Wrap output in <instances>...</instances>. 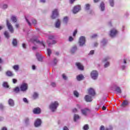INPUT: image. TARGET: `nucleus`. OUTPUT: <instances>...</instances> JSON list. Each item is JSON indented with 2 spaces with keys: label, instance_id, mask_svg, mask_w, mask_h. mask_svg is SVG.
Segmentation results:
<instances>
[{
  "label": "nucleus",
  "instance_id": "1",
  "mask_svg": "<svg viewBox=\"0 0 130 130\" xmlns=\"http://www.w3.org/2000/svg\"><path fill=\"white\" fill-rule=\"evenodd\" d=\"M58 105H59L58 102L56 101V102L51 104V105L49 106L50 109H51V110H52V111L53 112H54V111H55V110H56V108H57Z\"/></svg>",
  "mask_w": 130,
  "mask_h": 130
},
{
  "label": "nucleus",
  "instance_id": "2",
  "mask_svg": "<svg viewBox=\"0 0 130 130\" xmlns=\"http://www.w3.org/2000/svg\"><path fill=\"white\" fill-rule=\"evenodd\" d=\"M90 76L93 80H96L98 77V72L96 71L93 70L90 73Z\"/></svg>",
  "mask_w": 130,
  "mask_h": 130
},
{
  "label": "nucleus",
  "instance_id": "3",
  "mask_svg": "<svg viewBox=\"0 0 130 130\" xmlns=\"http://www.w3.org/2000/svg\"><path fill=\"white\" fill-rule=\"evenodd\" d=\"M6 23H7L8 28L9 29V31L11 33H14V28H13V26H12V24H11V23L9 22V20L7 19Z\"/></svg>",
  "mask_w": 130,
  "mask_h": 130
},
{
  "label": "nucleus",
  "instance_id": "4",
  "mask_svg": "<svg viewBox=\"0 0 130 130\" xmlns=\"http://www.w3.org/2000/svg\"><path fill=\"white\" fill-rule=\"evenodd\" d=\"M117 32L118 31L116 29L113 28L110 30V36H111V37H115Z\"/></svg>",
  "mask_w": 130,
  "mask_h": 130
},
{
  "label": "nucleus",
  "instance_id": "5",
  "mask_svg": "<svg viewBox=\"0 0 130 130\" xmlns=\"http://www.w3.org/2000/svg\"><path fill=\"white\" fill-rule=\"evenodd\" d=\"M85 42H86V39L85 38V37H83V36L80 37L79 41V45H80V46H83V45L85 44Z\"/></svg>",
  "mask_w": 130,
  "mask_h": 130
},
{
  "label": "nucleus",
  "instance_id": "6",
  "mask_svg": "<svg viewBox=\"0 0 130 130\" xmlns=\"http://www.w3.org/2000/svg\"><path fill=\"white\" fill-rule=\"evenodd\" d=\"M81 10V6L80 5H77L76 6H74L73 9V14H77L79 11Z\"/></svg>",
  "mask_w": 130,
  "mask_h": 130
},
{
  "label": "nucleus",
  "instance_id": "7",
  "mask_svg": "<svg viewBox=\"0 0 130 130\" xmlns=\"http://www.w3.org/2000/svg\"><path fill=\"white\" fill-rule=\"evenodd\" d=\"M28 89V84L27 83H22L20 86V90L22 91H26Z\"/></svg>",
  "mask_w": 130,
  "mask_h": 130
},
{
  "label": "nucleus",
  "instance_id": "8",
  "mask_svg": "<svg viewBox=\"0 0 130 130\" xmlns=\"http://www.w3.org/2000/svg\"><path fill=\"white\" fill-rule=\"evenodd\" d=\"M56 17H58V11L57 9H55L52 12L51 18L52 19H55Z\"/></svg>",
  "mask_w": 130,
  "mask_h": 130
},
{
  "label": "nucleus",
  "instance_id": "9",
  "mask_svg": "<svg viewBox=\"0 0 130 130\" xmlns=\"http://www.w3.org/2000/svg\"><path fill=\"white\" fill-rule=\"evenodd\" d=\"M33 113H34V114H40V113H41V109L39 107L34 108L33 110Z\"/></svg>",
  "mask_w": 130,
  "mask_h": 130
},
{
  "label": "nucleus",
  "instance_id": "10",
  "mask_svg": "<svg viewBox=\"0 0 130 130\" xmlns=\"http://www.w3.org/2000/svg\"><path fill=\"white\" fill-rule=\"evenodd\" d=\"M34 124L36 127H38V126H40V125H41V119H37L35 121Z\"/></svg>",
  "mask_w": 130,
  "mask_h": 130
},
{
  "label": "nucleus",
  "instance_id": "11",
  "mask_svg": "<svg viewBox=\"0 0 130 130\" xmlns=\"http://www.w3.org/2000/svg\"><path fill=\"white\" fill-rule=\"evenodd\" d=\"M88 94L91 95V96H95L96 93L94 89L90 88L88 89Z\"/></svg>",
  "mask_w": 130,
  "mask_h": 130
},
{
  "label": "nucleus",
  "instance_id": "12",
  "mask_svg": "<svg viewBox=\"0 0 130 130\" xmlns=\"http://www.w3.org/2000/svg\"><path fill=\"white\" fill-rule=\"evenodd\" d=\"M76 66L77 67L78 69L80 71H84V66L80 63V62H76Z\"/></svg>",
  "mask_w": 130,
  "mask_h": 130
},
{
  "label": "nucleus",
  "instance_id": "13",
  "mask_svg": "<svg viewBox=\"0 0 130 130\" xmlns=\"http://www.w3.org/2000/svg\"><path fill=\"white\" fill-rule=\"evenodd\" d=\"M84 99L86 102H92V97L89 96V95H86L84 97Z\"/></svg>",
  "mask_w": 130,
  "mask_h": 130
},
{
  "label": "nucleus",
  "instance_id": "14",
  "mask_svg": "<svg viewBox=\"0 0 130 130\" xmlns=\"http://www.w3.org/2000/svg\"><path fill=\"white\" fill-rule=\"evenodd\" d=\"M87 111H90V110H89V109L87 108L81 110V112H82L83 115H87Z\"/></svg>",
  "mask_w": 130,
  "mask_h": 130
},
{
  "label": "nucleus",
  "instance_id": "15",
  "mask_svg": "<svg viewBox=\"0 0 130 130\" xmlns=\"http://www.w3.org/2000/svg\"><path fill=\"white\" fill-rule=\"evenodd\" d=\"M128 104H129V102H128V101L125 100L122 103V104L121 105V107H125V106H127Z\"/></svg>",
  "mask_w": 130,
  "mask_h": 130
},
{
  "label": "nucleus",
  "instance_id": "16",
  "mask_svg": "<svg viewBox=\"0 0 130 130\" xmlns=\"http://www.w3.org/2000/svg\"><path fill=\"white\" fill-rule=\"evenodd\" d=\"M6 75H7L8 77H13V76H14L13 72L10 71H7L6 73Z\"/></svg>",
  "mask_w": 130,
  "mask_h": 130
},
{
  "label": "nucleus",
  "instance_id": "17",
  "mask_svg": "<svg viewBox=\"0 0 130 130\" xmlns=\"http://www.w3.org/2000/svg\"><path fill=\"white\" fill-rule=\"evenodd\" d=\"M56 28H59L60 27V20L57 19L55 23Z\"/></svg>",
  "mask_w": 130,
  "mask_h": 130
},
{
  "label": "nucleus",
  "instance_id": "18",
  "mask_svg": "<svg viewBox=\"0 0 130 130\" xmlns=\"http://www.w3.org/2000/svg\"><path fill=\"white\" fill-rule=\"evenodd\" d=\"M8 103L10 106H14L15 105V103L12 99H9Z\"/></svg>",
  "mask_w": 130,
  "mask_h": 130
},
{
  "label": "nucleus",
  "instance_id": "19",
  "mask_svg": "<svg viewBox=\"0 0 130 130\" xmlns=\"http://www.w3.org/2000/svg\"><path fill=\"white\" fill-rule=\"evenodd\" d=\"M77 79L78 81H82V80H84V76L79 75L77 77Z\"/></svg>",
  "mask_w": 130,
  "mask_h": 130
},
{
  "label": "nucleus",
  "instance_id": "20",
  "mask_svg": "<svg viewBox=\"0 0 130 130\" xmlns=\"http://www.w3.org/2000/svg\"><path fill=\"white\" fill-rule=\"evenodd\" d=\"M37 55V57L38 60H39V61H42V57L41 56V55L40 54H39V53H37L36 54Z\"/></svg>",
  "mask_w": 130,
  "mask_h": 130
},
{
  "label": "nucleus",
  "instance_id": "21",
  "mask_svg": "<svg viewBox=\"0 0 130 130\" xmlns=\"http://www.w3.org/2000/svg\"><path fill=\"white\" fill-rule=\"evenodd\" d=\"M12 44L13 46H15V47L17 46V45H18V42L17 41V39H14L13 40Z\"/></svg>",
  "mask_w": 130,
  "mask_h": 130
},
{
  "label": "nucleus",
  "instance_id": "22",
  "mask_svg": "<svg viewBox=\"0 0 130 130\" xmlns=\"http://www.w3.org/2000/svg\"><path fill=\"white\" fill-rule=\"evenodd\" d=\"M115 91L116 92H117L118 94H121V89H120V87H116L115 89Z\"/></svg>",
  "mask_w": 130,
  "mask_h": 130
},
{
  "label": "nucleus",
  "instance_id": "23",
  "mask_svg": "<svg viewBox=\"0 0 130 130\" xmlns=\"http://www.w3.org/2000/svg\"><path fill=\"white\" fill-rule=\"evenodd\" d=\"M101 11H104V10H105V4L103 2H102V3L101 4Z\"/></svg>",
  "mask_w": 130,
  "mask_h": 130
},
{
  "label": "nucleus",
  "instance_id": "24",
  "mask_svg": "<svg viewBox=\"0 0 130 130\" xmlns=\"http://www.w3.org/2000/svg\"><path fill=\"white\" fill-rule=\"evenodd\" d=\"M77 49V46H74L71 50V53H75V52L76 51Z\"/></svg>",
  "mask_w": 130,
  "mask_h": 130
},
{
  "label": "nucleus",
  "instance_id": "25",
  "mask_svg": "<svg viewBox=\"0 0 130 130\" xmlns=\"http://www.w3.org/2000/svg\"><path fill=\"white\" fill-rule=\"evenodd\" d=\"M32 98L33 99H37V98H38V93L37 92H34Z\"/></svg>",
  "mask_w": 130,
  "mask_h": 130
},
{
  "label": "nucleus",
  "instance_id": "26",
  "mask_svg": "<svg viewBox=\"0 0 130 130\" xmlns=\"http://www.w3.org/2000/svg\"><path fill=\"white\" fill-rule=\"evenodd\" d=\"M13 69L15 70L16 72L19 71V65H15L13 67Z\"/></svg>",
  "mask_w": 130,
  "mask_h": 130
},
{
  "label": "nucleus",
  "instance_id": "27",
  "mask_svg": "<svg viewBox=\"0 0 130 130\" xmlns=\"http://www.w3.org/2000/svg\"><path fill=\"white\" fill-rule=\"evenodd\" d=\"M74 118V121H77V119H79L80 118V116H79V115L75 114Z\"/></svg>",
  "mask_w": 130,
  "mask_h": 130
},
{
  "label": "nucleus",
  "instance_id": "28",
  "mask_svg": "<svg viewBox=\"0 0 130 130\" xmlns=\"http://www.w3.org/2000/svg\"><path fill=\"white\" fill-rule=\"evenodd\" d=\"M68 21H69V18H68V17H67V16L64 17L63 21L64 23H65V24L68 23Z\"/></svg>",
  "mask_w": 130,
  "mask_h": 130
},
{
  "label": "nucleus",
  "instance_id": "29",
  "mask_svg": "<svg viewBox=\"0 0 130 130\" xmlns=\"http://www.w3.org/2000/svg\"><path fill=\"white\" fill-rule=\"evenodd\" d=\"M3 87L5 88H9V84H8L7 82H4L3 84Z\"/></svg>",
  "mask_w": 130,
  "mask_h": 130
},
{
  "label": "nucleus",
  "instance_id": "30",
  "mask_svg": "<svg viewBox=\"0 0 130 130\" xmlns=\"http://www.w3.org/2000/svg\"><path fill=\"white\" fill-rule=\"evenodd\" d=\"M4 35L6 38H9L10 37V35H9V32L6 31L4 32Z\"/></svg>",
  "mask_w": 130,
  "mask_h": 130
},
{
  "label": "nucleus",
  "instance_id": "31",
  "mask_svg": "<svg viewBox=\"0 0 130 130\" xmlns=\"http://www.w3.org/2000/svg\"><path fill=\"white\" fill-rule=\"evenodd\" d=\"M83 129L84 130L89 129V125H88V124L84 125V126H83Z\"/></svg>",
  "mask_w": 130,
  "mask_h": 130
},
{
  "label": "nucleus",
  "instance_id": "32",
  "mask_svg": "<svg viewBox=\"0 0 130 130\" xmlns=\"http://www.w3.org/2000/svg\"><path fill=\"white\" fill-rule=\"evenodd\" d=\"M11 20L14 22V23H16L17 22V18H16L15 16H12L11 17Z\"/></svg>",
  "mask_w": 130,
  "mask_h": 130
},
{
  "label": "nucleus",
  "instance_id": "33",
  "mask_svg": "<svg viewBox=\"0 0 130 130\" xmlns=\"http://www.w3.org/2000/svg\"><path fill=\"white\" fill-rule=\"evenodd\" d=\"M85 9L87 11L90 10V4H86V5H85Z\"/></svg>",
  "mask_w": 130,
  "mask_h": 130
},
{
  "label": "nucleus",
  "instance_id": "34",
  "mask_svg": "<svg viewBox=\"0 0 130 130\" xmlns=\"http://www.w3.org/2000/svg\"><path fill=\"white\" fill-rule=\"evenodd\" d=\"M74 95L76 96L77 98H78L79 97V92L75 90L74 91Z\"/></svg>",
  "mask_w": 130,
  "mask_h": 130
},
{
  "label": "nucleus",
  "instance_id": "35",
  "mask_svg": "<svg viewBox=\"0 0 130 130\" xmlns=\"http://www.w3.org/2000/svg\"><path fill=\"white\" fill-rule=\"evenodd\" d=\"M31 22L32 23L34 24V25H36V24H37V20L35 19H32Z\"/></svg>",
  "mask_w": 130,
  "mask_h": 130
},
{
  "label": "nucleus",
  "instance_id": "36",
  "mask_svg": "<svg viewBox=\"0 0 130 130\" xmlns=\"http://www.w3.org/2000/svg\"><path fill=\"white\" fill-rule=\"evenodd\" d=\"M110 4L111 7H113V6H114V2L113 0H110Z\"/></svg>",
  "mask_w": 130,
  "mask_h": 130
},
{
  "label": "nucleus",
  "instance_id": "37",
  "mask_svg": "<svg viewBox=\"0 0 130 130\" xmlns=\"http://www.w3.org/2000/svg\"><path fill=\"white\" fill-rule=\"evenodd\" d=\"M47 53L48 55L50 56V54H51V50H50V49H47Z\"/></svg>",
  "mask_w": 130,
  "mask_h": 130
},
{
  "label": "nucleus",
  "instance_id": "38",
  "mask_svg": "<svg viewBox=\"0 0 130 130\" xmlns=\"http://www.w3.org/2000/svg\"><path fill=\"white\" fill-rule=\"evenodd\" d=\"M23 102L25 103H26L27 104H28V103H29V102H28V100H27V99L26 98H24L23 99Z\"/></svg>",
  "mask_w": 130,
  "mask_h": 130
},
{
  "label": "nucleus",
  "instance_id": "39",
  "mask_svg": "<svg viewBox=\"0 0 130 130\" xmlns=\"http://www.w3.org/2000/svg\"><path fill=\"white\" fill-rule=\"evenodd\" d=\"M20 91V88H19V87H17L14 89V91L16 92L17 93H18V92H19Z\"/></svg>",
  "mask_w": 130,
  "mask_h": 130
},
{
  "label": "nucleus",
  "instance_id": "40",
  "mask_svg": "<svg viewBox=\"0 0 130 130\" xmlns=\"http://www.w3.org/2000/svg\"><path fill=\"white\" fill-rule=\"evenodd\" d=\"M77 33H78V29H76L75 30V31L73 32V36L75 37L76 35H77Z\"/></svg>",
  "mask_w": 130,
  "mask_h": 130
},
{
  "label": "nucleus",
  "instance_id": "41",
  "mask_svg": "<svg viewBox=\"0 0 130 130\" xmlns=\"http://www.w3.org/2000/svg\"><path fill=\"white\" fill-rule=\"evenodd\" d=\"M25 20H26L27 23L28 24V25L31 26V22H30V21H29L28 19H27V18H25Z\"/></svg>",
  "mask_w": 130,
  "mask_h": 130
},
{
  "label": "nucleus",
  "instance_id": "42",
  "mask_svg": "<svg viewBox=\"0 0 130 130\" xmlns=\"http://www.w3.org/2000/svg\"><path fill=\"white\" fill-rule=\"evenodd\" d=\"M62 76L64 80H67L68 77H67V76H66V75L62 74Z\"/></svg>",
  "mask_w": 130,
  "mask_h": 130
},
{
  "label": "nucleus",
  "instance_id": "43",
  "mask_svg": "<svg viewBox=\"0 0 130 130\" xmlns=\"http://www.w3.org/2000/svg\"><path fill=\"white\" fill-rule=\"evenodd\" d=\"M72 111L74 112V113H76V112H78V109L74 108L73 109Z\"/></svg>",
  "mask_w": 130,
  "mask_h": 130
},
{
  "label": "nucleus",
  "instance_id": "44",
  "mask_svg": "<svg viewBox=\"0 0 130 130\" xmlns=\"http://www.w3.org/2000/svg\"><path fill=\"white\" fill-rule=\"evenodd\" d=\"M108 59H109V58H108V57L105 58V59H103V62H105L107 61V60H108Z\"/></svg>",
  "mask_w": 130,
  "mask_h": 130
},
{
  "label": "nucleus",
  "instance_id": "45",
  "mask_svg": "<svg viewBox=\"0 0 130 130\" xmlns=\"http://www.w3.org/2000/svg\"><path fill=\"white\" fill-rule=\"evenodd\" d=\"M54 39V36H49V39H50V40Z\"/></svg>",
  "mask_w": 130,
  "mask_h": 130
},
{
  "label": "nucleus",
  "instance_id": "46",
  "mask_svg": "<svg viewBox=\"0 0 130 130\" xmlns=\"http://www.w3.org/2000/svg\"><path fill=\"white\" fill-rule=\"evenodd\" d=\"M105 68H107V67H109V62H107L105 64L104 66Z\"/></svg>",
  "mask_w": 130,
  "mask_h": 130
},
{
  "label": "nucleus",
  "instance_id": "47",
  "mask_svg": "<svg viewBox=\"0 0 130 130\" xmlns=\"http://www.w3.org/2000/svg\"><path fill=\"white\" fill-rule=\"evenodd\" d=\"M3 9H7L8 8V5L4 4L3 6Z\"/></svg>",
  "mask_w": 130,
  "mask_h": 130
},
{
  "label": "nucleus",
  "instance_id": "48",
  "mask_svg": "<svg viewBox=\"0 0 130 130\" xmlns=\"http://www.w3.org/2000/svg\"><path fill=\"white\" fill-rule=\"evenodd\" d=\"M12 81H13V84H16V83H17V80L16 79H13Z\"/></svg>",
  "mask_w": 130,
  "mask_h": 130
},
{
  "label": "nucleus",
  "instance_id": "49",
  "mask_svg": "<svg viewBox=\"0 0 130 130\" xmlns=\"http://www.w3.org/2000/svg\"><path fill=\"white\" fill-rule=\"evenodd\" d=\"M97 36H98L97 34H94V35H93L91 37V38H96V37H97Z\"/></svg>",
  "mask_w": 130,
  "mask_h": 130
},
{
  "label": "nucleus",
  "instance_id": "50",
  "mask_svg": "<svg viewBox=\"0 0 130 130\" xmlns=\"http://www.w3.org/2000/svg\"><path fill=\"white\" fill-rule=\"evenodd\" d=\"M69 41L72 42V41H73V40H74V38H73V37H69Z\"/></svg>",
  "mask_w": 130,
  "mask_h": 130
},
{
  "label": "nucleus",
  "instance_id": "51",
  "mask_svg": "<svg viewBox=\"0 0 130 130\" xmlns=\"http://www.w3.org/2000/svg\"><path fill=\"white\" fill-rule=\"evenodd\" d=\"M34 41H35V42H37V43H40V41H39L37 39L34 40Z\"/></svg>",
  "mask_w": 130,
  "mask_h": 130
},
{
  "label": "nucleus",
  "instance_id": "52",
  "mask_svg": "<svg viewBox=\"0 0 130 130\" xmlns=\"http://www.w3.org/2000/svg\"><path fill=\"white\" fill-rule=\"evenodd\" d=\"M54 64H56V63H57V60L56 59V58L54 59Z\"/></svg>",
  "mask_w": 130,
  "mask_h": 130
},
{
  "label": "nucleus",
  "instance_id": "53",
  "mask_svg": "<svg viewBox=\"0 0 130 130\" xmlns=\"http://www.w3.org/2000/svg\"><path fill=\"white\" fill-rule=\"evenodd\" d=\"M51 86H52V87H55V86H56L55 83H54V82H52V83L51 84Z\"/></svg>",
  "mask_w": 130,
  "mask_h": 130
},
{
  "label": "nucleus",
  "instance_id": "54",
  "mask_svg": "<svg viewBox=\"0 0 130 130\" xmlns=\"http://www.w3.org/2000/svg\"><path fill=\"white\" fill-rule=\"evenodd\" d=\"M100 130H105V128L104 126H101L100 128Z\"/></svg>",
  "mask_w": 130,
  "mask_h": 130
},
{
  "label": "nucleus",
  "instance_id": "55",
  "mask_svg": "<svg viewBox=\"0 0 130 130\" xmlns=\"http://www.w3.org/2000/svg\"><path fill=\"white\" fill-rule=\"evenodd\" d=\"M63 130H69V128H68V127L65 126H64Z\"/></svg>",
  "mask_w": 130,
  "mask_h": 130
},
{
  "label": "nucleus",
  "instance_id": "56",
  "mask_svg": "<svg viewBox=\"0 0 130 130\" xmlns=\"http://www.w3.org/2000/svg\"><path fill=\"white\" fill-rule=\"evenodd\" d=\"M94 50H91V51H90L89 54L92 55V54H93L94 53Z\"/></svg>",
  "mask_w": 130,
  "mask_h": 130
},
{
  "label": "nucleus",
  "instance_id": "57",
  "mask_svg": "<svg viewBox=\"0 0 130 130\" xmlns=\"http://www.w3.org/2000/svg\"><path fill=\"white\" fill-rule=\"evenodd\" d=\"M4 106H3V104H0V109H3Z\"/></svg>",
  "mask_w": 130,
  "mask_h": 130
},
{
  "label": "nucleus",
  "instance_id": "58",
  "mask_svg": "<svg viewBox=\"0 0 130 130\" xmlns=\"http://www.w3.org/2000/svg\"><path fill=\"white\" fill-rule=\"evenodd\" d=\"M29 122V118H26L25 119V122L27 123V122Z\"/></svg>",
  "mask_w": 130,
  "mask_h": 130
},
{
  "label": "nucleus",
  "instance_id": "59",
  "mask_svg": "<svg viewBox=\"0 0 130 130\" xmlns=\"http://www.w3.org/2000/svg\"><path fill=\"white\" fill-rule=\"evenodd\" d=\"M22 47L24 48H26V44H22Z\"/></svg>",
  "mask_w": 130,
  "mask_h": 130
},
{
  "label": "nucleus",
  "instance_id": "60",
  "mask_svg": "<svg viewBox=\"0 0 130 130\" xmlns=\"http://www.w3.org/2000/svg\"><path fill=\"white\" fill-rule=\"evenodd\" d=\"M56 43V41L53 40V41H52V44H55Z\"/></svg>",
  "mask_w": 130,
  "mask_h": 130
},
{
  "label": "nucleus",
  "instance_id": "61",
  "mask_svg": "<svg viewBox=\"0 0 130 130\" xmlns=\"http://www.w3.org/2000/svg\"><path fill=\"white\" fill-rule=\"evenodd\" d=\"M102 109H103V110H106V107L103 106V107H102Z\"/></svg>",
  "mask_w": 130,
  "mask_h": 130
},
{
  "label": "nucleus",
  "instance_id": "62",
  "mask_svg": "<svg viewBox=\"0 0 130 130\" xmlns=\"http://www.w3.org/2000/svg\"><path fill=\"white\" fill-rule=\"evenodd\" d=\"M76 0H70V4H73Z\"/></svg>",
  "mask_w": 130,
  "mask_h": 130
},
{
  "label": "nucleus",
  "instance_id": "63",
  "mask_svg": "<svg viewBox=\"0 0 130 130\" xmlns=\"http://www.w3.org/2000/svg\"><path fill=\"white\" fill-rule=\"evenodd\" d=\"M45 0H40V3H45Z\"/></svg>",
  "mask_w": 130,
  "mask_h": 130
},
{
  "label": "nucleus",
  "instance_id": "64",
  "mask_svg": "<svg viewBox=\"0 0 130 130\" xmlns=\"http://www.w3.org/2000/svg\"><path fill=\"white\" fill-rule=\"evenodd\" d=\"M2 130H7V128L5 127H4L2 128Z\"/></svg>",
  "mask_w": 130,
  "mask_h": 130
}]
</instances>
